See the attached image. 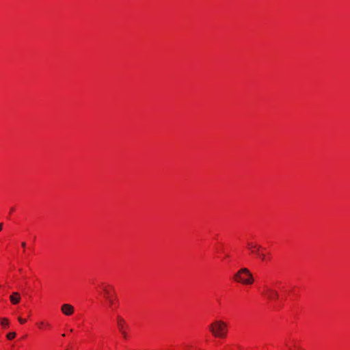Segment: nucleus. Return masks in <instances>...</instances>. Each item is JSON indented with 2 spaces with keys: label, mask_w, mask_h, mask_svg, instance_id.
Wrapping results in <instances>:
<instances>
[{
  "label": "nucleus",
  "mask_w": 350,
  "mask_h": 350,
  "mask_svg": "<svg viewBox=\"0 0 350 350\" xmlns=\"http://www.w3.org/2000/svg\"><path fill=\"white\" fill-rule=\"evenodd\" d=\"M124 338H126L127 335L124 330L120 331Z\"/></svg>",
  "instance_id": "obj_14"
},
{
  "label": "nucleus",
  "mask_w": 350,
  "mask_h": 350,
  "mask_svg": "<svg viewBox=\"0 0 350 350\" xmlns=\"http://www.w3.org/2000/svg\"><path fill=\"white\" fill-rule=\"evenodd\" d=\"M9 320L6 318H3L1 321V325L4 327H7L9 325Z\"/></svg>",
  "instance_id": "obj_8"
},
{
  "label": "nucleus",
  "mask_w": 350,
  "mask_h": 350,
  "mask_svg": "<svg viewBox=\"0 0 350 350\" xmlns=\"http://www.w3.org/2000/svg\"><path fill=\"white\" fill-rule=\"evenodd\" d=\"M117 325L120 332L124 330L125 321L120 316L117 317Z\"/></svg>",
  "instance_id": "obj_7"
},
{
  "label": "nucleus",
  "mask_w": 350,
  "mask_h": 350,
  "mask_svg": "<svg viewBox=\"0 0 350 350\" xmlns=\"http://www.w3.org/2000/svg\"><path fill=\"white\" fill-rule=\"evenodd\" d=\"M258 256L262 260H264L265 259V254H260V253H258Z\"/></svg>",
  "instance_id": "obj_13"
},
{
  "label": "nucleus",
  "mask_w": 350,
  "mask_h": 350,
  "mask_svg": "<svg viewBox=\"0 0 350 350\" xmlns=\"http://www.w3.org/2000/svg\"><path fill=\"white\" fill-rule=\"evenodd\" d=\"M16 334V332H10L7 334V338L8 340H12L14 338H15Z\"/></svg>",
  "instance_id": "obj_9"
},
{
  "label": "nucleus",
  "mask_w": 350,
  "mask_h": 350,
  "mask_svg": "<svg viewBox=\"0 0 350 350\" xmlns=\"http://www.w3.org/2000/svg\"><path fill=\"white\" fill-rule=\"evenodd\" d=\"M263 294L270 300L278 299L279 297L278 293L270 288H266Z\"/></svg>",
  "instance_id": "obj_4"
},
{
  "label": "nucleus",
  "mask_w": 350,
  "mask_h": 350,
  "mask_svg": "<svg viewBox=\"0 0 350 350\" xmlns=\"http://www.w3.org/2000/svg\"><path fill=\"white\" fill-rule=\"evenodd\" d=\"M208 329L215 338H224L228 332V325L222 320H215L208 326Z\"/></svg>",
  "instance_id": "obj_1"
},
{
  "label": "nucleus",
  "mask_w": 350,
  "mask_h": 350,
  "mask_svg": "<svg viewBox=\"0 0 350 350\" xmlns=\"http://www.w3.org/2000/svg\"><path fill=\"white\" fill-rule=\"evenodd\" d=\"M258 250H259L256 249V250L255 251V253H256L257 255H258V253H259V252H258ZM253 252H254V251H253Z\"/></svg>",
  "instance_id": "obj_18"
},
{
  "label": "nucleus",
  "mask_w": 350,
  "mask_h": 350,
  "mask_svg": "<svg viewBox=\"0 0 350 350\" xmlns=\"http://www.w3.org/2000/svg\"><path fill=\"white\" fill-rule=\"evenodd\" d=\"M234 278L235 280L243 284H252L254 282L252 274L247 268L241 269Z\"/></svg>",
  "instance_id": "obj_2"
},
{
  "label": "nucleus",
  "mask_w": 350,
  "mask_h": 350,
  "mask_svg": "<svg viewBox=\"0 0 350 350\" xmlns=\"http://www.w3.org/2000/svg\"><path fill=\"white\" fill-rule=\"evenodd\" d=\"M38 326H39V327H40V328H42V326H45V325H46V326H47V327H50L49 323H44V322H43V321H41V322L38 323Z\"/></svg>",
  "instance_id": "obj_10"
},
{
  "label": "nucleus",
  "mask_w": 350,
  "mask_h": 350,
  "mask_svg": "<svg viewBox=\"0 0 350 350\" xmlns=\"http://www.w3.org/2000/svg\"><path fill=\"white\" fill-rule=\"evenodd\" d=\"M10 300L12 304H17L21 301V295L18 292H14L10 297Z\"/></svg>",
  "instance_id": "obj_6"
},
{
  "label": "nucleus",
  "mask_w": 350,
  "mask_h": 350,
  "mask_svg": "<svg viewBox=\"0 0 350 350\" xmlns=\"http://www.w3.org/2000/svg\"><path fill=\"white\" fill-rule=\"evenodd\" d=\"M18 321H19L21 324H23V323H25L26 322V319H23V318H21V317H18Z\"/></svg>",
  "instance_id": "obj_12"
},
{
  "label": "nucleus",
  "mask_w": 350,
  "mask_h": 350,
  "mask_svg": "<svg viewBox=\"0 0 350 350\" xmlns=\"http://www.w3.org/2000/svg\"><path fill=\"white\" fill-rule=\"evenodd\" d=\"M248 245L251 248H254V249H258V250H260V246H257V245H253L252 243H249Z\"/></svg>",
  "instance_id": "obj_11"
},
{
  "label": "nucleus",
  "mask_w": 350,
  "mask_h": 350,
  "mask_svg": "<svg viewBox=\"0 0 350 350\" xmlns=\"http://www.w3.org/2000/svg\"><path fill=\"white\" fill-rule=\"evenodd\" d=\"M21 246H22L23 248H25V246H26V243H25V242H23V243H21Z\"/></svg>",
  "instance_id": "obj_15"
},
{
  "label": "nucleus",
  "mask_w": 350,
  "mask_h": 350,
  "mask_svg": "<svg viewBox=\"0 0 350 350\" xmlns=\"http://www.w3.org/2000/svg\"><path fill=\"white\" fill-rule=\"evenodd\" d=\"M14 211V208L13 207H12V208H10V213H11L12 212H13Z\"/></svg>",
  "instance_id": "obj_17"
},
{
  "label": "nucleus",
  "mask_w": 350,
  "mask_h": 350,
  "mask_svg": "<svg viewBox=\"0 0 350 350\" xmlns=\"http://www.w3.org/2000/svg\"><path fill=\"white\" fill-rule=\"evenodd\" d=\"M103 290L105 298L108 301L109 306H112L115 304L116 299V297L113 296L112 293L113 292V288L112 287L107 288V286H104Z\"/></svg>",
  "instance_id": "obj_3"
},
{
  "label": "nucleus",
  "mask_w": 350,
  "mask_h": 350,
  "mask_svg": "<svg viewBox=\"0 0 350 350\" xmlns=\"http://www.w3.org/2000/svg\"><path fill=\"white\" fill-rule=\"evenodd\" d=\"M62 312L66 316H70L74 312V307L68 304H64L61 308Z\"/></svg>",
  "instance_id": "obj_5"
},
{
  "label": "nucleus",
  "mask_w": 350,
  "mask_h": 350,
  "mask_svg": "<svg viewBox=\"0 0 350 350\" xmlns=\"http://www.w3.org/2000/svg\"><path fill=\"white\" fill-rule=\"evenodd\" d=\"M3 228V223H0V232L1 231Z\"/></svg>",
  "instance_id": "obj_16"
}]
</instances>
